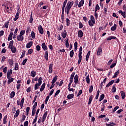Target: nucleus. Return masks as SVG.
<instances>
[{
  "instance_id": "1",
  "label": "nucleus",
  "mask_w": 126,
  "mask_h": 126,
  "mask_svg": "<svg viewBox=\"0 0 126 126\" xmlns=\"http://www.w3.org/2000/svg\"><path fill=\"white\" fill-rule=\"evenodd\" d=\"M73 3L74 2L73 1H69L67 2V0H65L63 2V6H62V12L63 14L64 13V9L65 12H66L67 15L69 14V11H70V9L72 7L73 5Z\"/></svg>"
},
{
  "instance_id": "2",
  "label": "nucleus",
  "mask_w": 126,
  "mask_h": 126,
  "mask_svg": "<svg viewBox=\"0 0 126 126\" xmlns=\"http://www.w3.org/2000/svg\"><path fill=\"white\" fill-rule=\"evenodd\" d=\"M13 40L10 41L8 48V49H10V50H11L13 54H15L16 53V48L14 46H13Z\"/></svg>"
},
{
  "instance_id": "3",
  "label": "nucleus",
  "mask_w": 126,
  "mask_h": 126,
  "mask_svg": "<svg viewBox=\"0 0 126 126\" xmlns=\"http://www.w3.org/2000/svg\"><path fill=\"white\" fill-rule=\"evenodd\" d=\"M42 77H40L38 78V83H36L34 85V90H37L39 88V86H41V84H42Z\"/></svg>"
},
{
  "instance_id": "4",
  "label": "nucleus",
  "mask_w": 126,
  "mask_h": 126,
  "mask_svg": "<svg viewBox=\"0 0 126 126\" xmlns=\"http://www.w3.org/2000/svg\"><path fill=\"white\" fill-rule=\"evenodd\" d=\"M82 46H81L79 48V53L78 54V58H79V60L78 62V64H79L80 63H81V61L82 60Z\"/></svg>"
},
{
  "instance_id": "5",
  "label": "nucleus",
  "mask_w": 126,
  "mask_h": 126,
  "mask_svg": "<svg viewBox=\"0 0 126 126\" xmlns=\"http://www.w3.org/2000/svg\"><path fill=\"white\" fill-rule=\"evenodd\" d=\"M12 74V69H10L7 72V78L9 79L11 77V75Z\"/></svg>"
},
{
  "instance_id": "6",
  "label": "nucleus",
  "mask_w": 126,
  "mask_h": 126,
  "mask_svg": "<svg viewBox=\"0 0 126 126\" xmlns=\"http://www.w3.org/2000/svg\"><path fill=\"white\" fill-rule=\"evenodd\" d=\"M47 116H48V111H46L44 114H43L42 118V120L41 122L42 123H44L45 120H46V118H47Z\"/></svg>"
},
{
  "instance_id": "7",
  "label": "nucleus",
  "mask_w": 126,
  "mask_h": 126,
  "mask_svg": "<svg viewBox=\"0 0 126 126\" xmlns=\"http://www.w3.org/2000/svg\"><path fill=\"white\" fill-rule=\"evenodd\" d=\"M38 29L40 34L43 35V34H44V30L43 29V27H42V26L39 25L38 27Z\"/></svg>"
},
{
  "instance_id": "8",
  "label": "nucleus",
  "mask_w": 126,
  "mask_h": 126,
  "mask_svg": "<svg viewBox=\"0 0 126 126\" xmlns=\"http://www.w3.org/2000/svg\"><path fill=\"white\" fill-rule=\"evenodd\" d=\"M78 36L79 38H82L83 37V32L81 30H79L78 32Z\"/></svg>"
},
{
  "instance_id": "9",
  "label": "nucleus",
  "mask_w": 126,
  "mask_h": 126,
  "mask_svg": "<svg viewBox=\"0 0 126 126\" xmlns=\"http://www.w3.org/2000/svg\"><path fill=\"white\" fill-rule=\"evenodd\" d=\"M102 47H98V50H97V52L96 53L97 56H100L101 54H102Z\"/></svg>"
},
{
  "instance_id": "10",
  "label": "nucleus",
  "mask_w": 126,
  "mask_h": 126,
  "mask_svg": "<svg viewBox=\"0 0 126 126\" xmlns=\"http://www.w3.org/2000/svg\"><path fill=\"white\" fill-rule=\"evenodd\" d=\"M48 72L49 73H52L53 72V63L49 64Z\"/></svg>"
},
{
  "instance_id": "11",
  "label": "nucleus",
  "mask_w": 126,
  "mask_h": 126,
  "mask_svg": "<svg viewBox=\"0 0 126 126\" xmlns=\"http://www.w3.org/2000/svg\"><path fill=\"white\" fill-rule=\"evenodd\" d=\"M17 40L18 41H23V40H24V37L23 36L20 35L19 34L17 36Z\"/></svg>"
},
{
  "instance_id": "12",
  "label": "nucleus",
  "mask_w": 126,
  "mask_h": 126,
  "mask_svg": "<svg viewBox=\"0 0 126 126\" xmlns=\"http://www.w3.org/2000/svg\"><path fill=\"white\" fill-rule=\"evenodd\" d=\"M75 74V72H73L70 76V80H69V82H71L72 83V82H73V78L74 77V75Z\"/></svg>"
},
{
  "instance_id": "13",
  "label": "nucleus",
  "mask_w": 126,
  "mask_h": 126,
  "mask_svg": "<svg viewBox=\"0 0 126 126\" xmlns=\"http://www.w3.org/2000/svg\"><path fill=\"white\" fill-rule=\"evenodd\" d=\"M66 35H67V32H66V31L64 30V31L62 33V36L63 39H64V38H66Z\"/></svg>"
},
{
  "instance_id": "14",
  "label": "nucleus",
  "mask_w": 126,
  "mask_h": 126,
  "mask_svg": "<svg viewBox=\"0 0 126 126\" xmlns=\"http://www.w3.org/2000/svg\"><path fill=\"white\" fill-rule=\"evenodd\" d=\"M32 45H33V42L31 41L27 44L26 48L27 49H29V48H31V47H32Z\"/></svg>"
},
{
  "instance_id": "15",
  "label": "nucleus",
  "mask_w": 126,
  "mask_h": 126,
  "mask_svg": "<svg viewBox=\"0 0 126 126\" xmlns=\"http://www.w3.org/2000/svg\"><path fill=\"white\" fill-rule=\"evenodd\" d=\"M44 58L46 61H49V54H48V51L45 52Z\"/></svg>"
},
{
  "instance_id": "16",
  "label": "nucleus",
  "mask_w": 126,
  "mask_h": 126,
  "mask_svg": "<svg viewBox=\"0 0 126 126\" xmlns=\"http://www.w3.org/2000/svg\"><path fill=\"white\" fill-rule=\"evenodd\" d=\"M84 4V0H81L78 4V7H81V6H83Z\"/></svg>"
},
{
  "instance_id": "17",
  "label": "nucleus",
  "mask_w": 126,
  "mask_h": 126,
  "mask_svg": "<svg viewBox=\"0 0 126 126\" xmlns=\"http://www.w3.org/2000/svg\"><path fill=\"white\" fill-rule=\"evenodd\" d=\"M74 83H75L76 84H77V83H78V75H75L74 77Z\"/></svg>"
},
{
  "instance_id": "18",
  "label": "nucleus",
  "mask_w": 126,
  "mask_h": 126,
  "mask_svg": "<svg viewBox=\"0 0 126 126\" xmlns=\"http://www.w3.org/2000/svg\"><path fill=\"white\" fill-rule=\"evenodd\" d=\"M18 18H19V11H18L16 13L15 18L14 19V21H16Z\"/></svg>"
},
{
  "instance_id": "19",
  "label": "nucleus",
  "mask_w": 126,
  "mask_h": 126,
  "mask_svg": "<svg viewBox=\"0 0 126 126\" xmlns=\"http://www.w3.org/2000/svg\"><path fill=\"white\" fill-rule=\"evenodd\" d=\"M119 13H121V15H122V16H123L124 18H126V11L123 12L122 10H119Z\"/></svg>"
},
{
  "instance_id": "20",
  "label": "nucleus",
  "mask_w": 126,
  "mask_h": 126,
  "mask_svg": "<svg viewBox=\"0 0 126 126\" xmlns=\"http://www.w3.org/2000/svg\"><path fill=\"white\" fill-rule=\"evenodd\" d=\"M58 80V76L56 75L51 81V83L55 84V83Z\"/></svg>"
},
{
  "instance_id": "21",
  "label": "nucleus",
  "mask_w": 126,
  "mask_h": 126,
  "mask_svg": "<svg viewBox=\"0 0 126 126\" xmlns=\"http://www.w3.org/2000/svg\"><path fill=\"white\" fill-rule=\"evenodd\" d=\"M41 47L43 49V50H44V51H47V46H46V43H45V42L42 43V45H41Z\"/></svg>"
},
{
  "instance_id": "22",
  "label": "nucleus",
  "mask_w": 126,
  "mask_h": 126,
  "mask_svg": "<svg viewBox=\"0 0 126 126\" xmlns=\"http://www.w3.org/2000/svg\"><path fill=\"white\" fill-rule=\"evenodd\" d=\"M45 87H46V83H43L40 89V91L42 92V91H44V89H45Z\"/></svg>"
},
{
  "instance_id": "23",
  "label": "nucleus",
  "mask_w": 126,
  "mask_h": 126,
  "mask_svg": "<svg viewBox=\"0 0 126 126\" xmlns=\"http://www.w3.org/2000/svg\"><path fill=\"white\" fill-rule=\"evenodd\" d=\"M114 39H117V37H116L115 36H109L107 38H106V40H107V41H111V40Z\"/></svg>"
},
{
  "instance_id": "24",
  "label": "nucleus",
  "mask_w": 126,
  "mask_h": 126,
  "mask_svg": "<svg viewBox=\"0 0 126 126\" xmlns=\"http://www.w3.org/2000/svg\"><path fill=\"white\" fill-rule=\"evenodd\" d=\"M20 113V111H19V109L17 110L16 113L14 116V118H17L19 115Z\"/></svg>"
},
{
  "instance_id": "25",
  "label": "nucleus",
  "mask_w": 126,
  "mask_h": 126,
  "mask_svg": "<svg viewBox=\"0 0 126 126\" xmlns=\"http://www.w3.org/2000/svg\"><path fill=\"white\" fill-rule=\"evenodd\" d=\"M114 82V80H111L110 82H109V83L107 84V85L106 86V87H109V86H111V85H112V84H113Z\"/></svg>"
},
{
  "instance_id": "26",
  "label": "nucleus",
  "mask_w": 126,
  "mask_h": 126,
  "mask_svg": "<svg viewBox=\"0 0 126 126\" xmlns=\"http://www.w3.org/2000/svg\"><path fill=\"white\" fill-rule=\"evenodd\" d=\"M90 53H91V51H89L86 57V61H87V62H88V60L89 59V57L90 56Z\"/></svg>"
},
{
  "instance_id": "27",
  "label": "nucleus",
  "mask_w": 126,
  "mask_h": 126,
  "mask_svg": "<svg viewBox=\"0 0 126 126\" xmlns=\"http://www.w3.org/2000/svg\"><path fill=\"white\" fill-rule=\"evenodd\" d=\"M73 97H74V95L73 94H69L67 96V99L70 100V99H73Z\"/></svg>"
},
{
  "instance_id": "28",
  "label": "nucleus",
  "mask_w": 126,
  "mask_h": 126,
  "mask_svg": "<svg viewBox=\"0 0 126 126\" xmlns=\"http://www.w3.org/2000/svg\"><path fill=\"white\" fill-rule=\"evenodd\" d=\"M117 29V24H115L111 28V31H115Z\"/></svg>"
},
{
  "instance_id": "29",
  "label": "nucleus",
  "mask_w": 126,
  "mask_h": 126,
  "mask_svg": "<svg viewBox=\"0 0 126 126\" xmlns=\"http://www.w3.org/2000/svg\"><path fill=\"white\" fill-rule=\"evenodd\" d=\"M121 94L122 99H125V98H126V94L125 93V92L123 91H121Z\"/></svg>"
},
{
  "instance_id": "30",
  "label": "nucleus",
  "mask_w": 126,
  "mask_h": 126,
  "mask_svg": "<svg viewBox=\"0 0 126 126\" xmlns=\"http://www.w3.org/2000/svg\"><path fill=\"white\" fill-rule=\"evenodd\" d=\"M94 24H95V22H92V21H89V25L91 26V27H92L94 26Z\"/></svg>"
},
{
  "instance_id": "31",
  "label": "nucleus",
  "mask_w": 126,
  "mask_h": 126,
  "mask_svg": "<svg viewBox=\"0 0 126 126\" xmlns=\"http://www.w3.org/2000/svg\"><path fill=\"white\" fill-rule=\"evenodd\" d=\"M119 73H120V71L118 70L117 72H116L114 73L113 78H116V77H117L118 75H119Z\"/></svg>"
},
{
  "instance_id": "32",
  "label": "nucleus",
  "mask_w": 126,
  "mask_h": 126,
  "mask_svg": "<svg viewBox=\"0 0 126 126\" xmlns=\"http://www.w3.org/2000/svg\"><path fill=\"white\" fill-rule=\"evenodd\" d=\"M31 75L32 77H35L36 76V72L34 71V70L32 71Z\"/></svg>"
},
{
  "instance_id": "33",
  "label": "nucleus",
  "mask_w": 126,
  "mask_h": 126,
  "mask_svg": "<svg viewBox=\"0 0 126 126\" xmlns=\"http://www.w3.org/2000/svg\"><path fill=\"white\" fill-rule=\"evenodd\" d=\"M93 99V95H91L90 96L89 99V102H88V104L90 105L91 104V102H92V99Z\"/></svg>"
},
{
  "instance_id": "34",
  "label": "nucleus",
  "mask_w": 126,
  "mask_h": 126,
  "mask_svg": "<svg viewBox=\"0 0 126 126\" xmlns=\"http://www.w3.org/2000/svg\"><path fill=\"white\" fill-rule=\"evenodd\" d=\"M104 98H105V94H102L101 95H100L99 101L101 102V101H102V100H103Z\"/></svg>"
},
{
  "instance_id": "35",
  "label": "nucleus",
  "mask_w": 126,
  "mask_h": 126,
  "mask_svg": "<svg viewBox=\"0 0 126 126\" xmlns=\"http://www.w3.org/2000/svg\"><path fill=\"white\" fill-rule=\"evenodd\" d=\"M13 80H14V79H13V78H10L8 79V81H7V84H10V83H11V82H13Z\"/></svg>"
},
{
  "instance_id": "36",
  "label": "nucleus",
  "mask_w": 126,
  "mask_h": 126,
  "mask_svg": "<svg viewBox=\"0 0 126 126\" xmlns=\"http://www.w3.org/2000/svg\"><path fill=\"white\" fill-rule=\"evenodd\" d=\"M8 63H9L10 65L11 66L13 65V60H12V59H9L8 60Z\"/></svg>"
},
{
  "instance_id": "37",
  "label": "nucleus",
  "mask_w": 126,
  "mask_h": 126,
  "mask_svg": "<svg viewBox=\"0 0 126 126\" xmlns=\"http://www.w3.org/2000/svg\"><path fill=\"white\" fill-rule=\"evenodd\" d=\"M99 94H100V91L98 90L96 92V95L95 96V100H98V98H99Z\"/></svg>"
},
{
  "instance_id": "38",
  "label": "nucleus",
  "mask_w": 126,
  "mask_h": 126,
  "mask_svg": "<svg viewBox=\"0 0 126 126\" xmlns=\"http://www.w3.org/2000/svg\"><path fill=\"white\" fill-rule=\"evenodd\" d=\"M36 113V108H33L32 111V116L34 117L35 116V114Z\"/></svg>"
},
{
  "instance_id": "39",
  "label": "nucleus",
  "mask_w": 126,
  "mask_h": 126,
  "mask_svg": "<svg viewBox=\"0 0 126 126\" xmlns=\"http://www.w3.org/2000/svg\"><path fill=\"white\" fill-rule=\"evenodd\" d=\"M70 58H73V55H74V52L73 51V50H71L70 52Z\"/></svg>"
},
{
  "instance_id": "40",
  "label": "nucleus",
  "mask_w": 126,
  "mask_h": 126,
  "mask_svg": "<svg viewBox=\"0 0 126 126\" xmlns=\"http://www.w3.org/2000/svg\"><path fill=\"white\" fill-rule=\"evenodd\" d=\"M14 96H15V92H12L10 94V98H13Z\"/></svg>"
},
{
  "instance_id": "41",
  "label": "nucleus",
  "mask_w": 126,
  "mask_h": 126,
  "mask_svg": "<svg viewBox=\"0 0 126 126\" xmlns=\"http://www.w3.org/2000/svg\"><path fill=\"white\" fill-rule=\"evenodd\" d=\"M116 91H117V88H116V85H113V86L112 87V92L113 93H115V92H116Z\"/></svg>"
},
{
  "instance_id": "42",
  "label": "nucleus",
  "mask_w": 126,
  "mask_h": 126,
  "mask_svg": "<svg viewBox=\"0 0 126 126\" xmlns=\"http://www.w3.org/2000/svg\"><path fill=\"white\" fill-rule=\"evenodd\" d=\"M66 26H69V25L70 24V20H69V19H68V18H66Z\"/></svg>"
},
{
  "instance_id": "43",
  "label": "nucleus",
  "mask_w": 126,
  "mask_h": 126,
  "mask_svg": "<svg viewBox=\"0 0 126 126\" xmlns=\"http://www.w3.org/2000/svg\"><path fill=\"white\" fill-rule=\"evenodd\" d=\"M14 69H15V70H18L19 68H18V63H15Z\"/></svg>"
},
{
  "instance_id": "44",
  "label": "nucleus",
  "mask_w": 126,
  "mask_h": 126,
  "mask_svg": "<svg viewBox=\"0 0 126 126\" xmlns=\"http://www.w3.org/2000/svg\"><path fill=\"white\" fill-rule=\"evenodd\" d=\"M86 82L88 84H89V83H90V79L89 78V75H88L86 77Z\"/></svg>"
},
{
  "instance_id": "45",
  "label": "nucleus",
  "mask_w": 126,
  "mask_h": 126,
  "mask_svg": "<svg viewBox=\"0 0 126 126\" xmlns=\"http://www.w3.org/2000/svg\"><path fill=\"white\" fill-rule=\"evenodd\" d=\"M90 21H91L93 22H95V18H94L93 15H91V20H90Z\"/></svg>"
},
{
  "instance_id": "46",
  "label": "nucleus",
  "mask_w": 126,
  "mask_h": 126,
  "mask_svg": "<svg viewBox=\"0 0 126 126\" xmlns=\"http://www.w3.org/2000/svg\"><path fill=\"white\" fill-rule=\"evenodd\" d=\"M27 61H28V59H25L24 60H23L22 64L23 65H25V63H27Z\"/></svg>"
},
{
  "instance_id": "47",
  "label": "nucleus",
  "mask_w": 126,
  "mask_h": 126,
  "mask_svg": "<svg viewBox=\"0 0 126 126\" xmlns=\"http://www.w3.org/2000/svg\"><path fill=\"white\" fill-rule=\"evenodd\" d=\"M6 119H7V116H5L3 120V123L4 124H6Z\"/></svg>"
},
{
  "instance_id": "48",
  "label": "nucleus",
  "mask_w": 126,
  "mask_h": 126,
  "mask_svg": "<svg viewBox=\"0 0 126 126\" xmlns=\"http://www.w3.org/2000/svg\"><path fill=\"white\" fill-rule=\"evenodd\" d=\"M101 112L105 111V105H104V104H102L101 105Z\"/></svg>"
},
{
  "instance_id": "49",
  "label": "nucleus",
  "mask_w": 126,
  "mask_h": 126,
  "mask_svg": "<svg viewBox=\"0 0 126 126\" xmlns=\"http://www.w3.org/2000/svg\"><path fill=\"white\" fill-rule=\"evenodd\" d=\"M100 9V7L99 6V4H97L95 6V11H97Z\"/></svg>"
},
{
  "instance_id": "50",
  "label": "nucleus",
  "mask_w": 126,
  "mask_h": 126,
  "mask_svg": "<svg viewBox=\"0 0 126 126\" xmlns=\"http://www.w3.org/2000/svg\"><path fill=\"white\" fill-rule=\"evenodd\" d=\"M63 29V25H61L58 28V30L61 31Z\"/></svg>"
},
{
  "instance_id": "51",
  "label": "nucleus",
  "mask_w": 126,
  "mask_h": 126,
  "mask_svg": "<svg viewBox=\"0 0 126 126\" xmlns=\"http://www.w3.org/2000/svg\"><path fill=\"white\" fill-rule=\"evenodd\" d=\"M31 36L32 39H35V32H32Z\"/></svg>"
},
{
  "instance_id": "52",
  "label": "nucleus",
  "mask_w": 126,
  "mask_h": 126,
  "mask_svg": "<svg viewBox=\"0 0 126 126\" xmlns=\"http://www.w3.org/2000/svg\"><path fill=\"white\" fill-rule=\"evenodd\" d=\"M93 91V86H91L89 89V93H92Z\"/></svg>"
},
{
  "instance_id": "53",
  "label": "nucleus",
  "mask_w": 126,
  "mask_h": 126,
  "mask_svg": "<svg viewBox=\"0 0 126 126\" xmlns=\"http://www.w3.org/2000/svg\"><path fill=\"white\" fill-rule=\"evenodd\" d=\"M65 46L66 48H68L69 47V43H68V39H67L65 42Z\"/></svg>"
},
{
  "instance_id": "54",
  "label": "nucleus",
  "mask_w": 126,
  "mask_h": 126,
  "mask_svg": "<svg viewBox=\"0 0 126 126\" xmlns=\"http://www.w3.org/2000/svg\"><path fill=\"white\" fill-rule=\"evenodd\" d=\"M60 92H61V91L60 90H58V91H57V92H56L54 95V97H56V96H57V95H59V94H60Z\"/></svg>"
},
{
  "instance_id": "55",
  "label": "nucleus",
  "mask_w": 126,
  "mask_h": 126,
  "mask_svg": "<svg viewBox=\"0 0 126 126\" xmlns=\"http://www.w3.org/2000/svg\"><path fill=\"white\" fill-rule=\"evenodd\" d=\"M6 59V58H5V56H3L1 58V62L2 63H4V61H5V60Z\"/></svg>"
},
{
  "instance_id": "56",
  "label": "nucleus",
  "mask_w": 126,
  "mask_h": 126,
  "mask_svg": "<svg viewBox=\"0 0 126 126\" xmlns=\"http://www.w3.org/2000/svg\"><path fill=\"white\" fill-rule=\"evenodd\" d=\"M25 34V31H21L20 32V35L23 36Z\"/></svg>"
},
{
  "instance_id": "57",
  "label": "nucleus",
  "mask_w": 126,
  "mask_h": 126,
  "mask_svg": "<svg viewBox=\"0 0 126 126\" xmlns=\"http://www.w3.org/2000/svg\"><path fill=\"white\" fill-rule=\"evenodd\" d=\"M3 72H4V73H6V72H7V67H5L3 68Z\"/></svg>"
},
{
  "instance_id": "58",
  "label": "nucleus",
  "mask_w": 126,
  "mask_h": 126,
  "mask_svg": "<svg viewBox=\"0 0 126 126\" xmlns=\"http://www.w3.org/2000/svg\"><path fill=\"white\" fill-rule=\"evenodd\" d=\"M119 108L120 107L119 106H116L112 111V113H115V112L117 111V109H119Z\"/></svg>"
},
{
  "instance_id": "59",
  "label": "nucleus",
  "mask_w": 126,
  "mask_h": 126,
  "mask_svg": "<svg viewBox=\"0 0 126 126\" xmlns=\"http://www.w3.org/2000/svg\"><path fill=\"white\" fill-rule=\"evenodd\" d=\"M116 64H117L116 63H113L110 65V68H113V67H115L116 66Z\"/></svg>"
},
{
  "instance_id": "60",
  "label": "nucleus",
  "mask_w": 126,
  "mask_h": 126,
  "mask_svg": "<svg viewBox=\"0 0 126 126\" xmlns=\"http://www.w3.org/2000/svg\"><path fill=\"white\" fill-rule=\"evenodd\" d=\"M9 23V22H7L5 23V25H4V26H5V28H8Z\"/></svg>"
},
{
  "instance_id": "61",
  "label": "nucleus",
  "mask_w": 126,
  "mask_h": 126,
  "mask_svg": "<svg viewBox=\"0 0 126 126\" xmlns=\"http://www.w3.org/2000/svg\"><path fill=\"white\" fill-rule=\"evenodd\" d=\"M83 27V24H82V23L81 22H79V28L81 29Z\"/></svg>"
},
{
  "instance_id": "62",
  "label": "nucleus",
  "mask_w": 126,
  "mask_h": 126,
  "mask_svg": "<svg viewBox=\"0 0 126 126\" xmlns=\"http://www.w3.org/2000/svg\"><path fill=\"white\" fill-rule=\"evenodd\" d=\"M81 94H82V91L81 90H80L79 91L78 94L77 95V97H78V96H80V95H81Z\"/></svg>"
},
{
  "instance_id": "63",
  "label": "nucleus",
  "mask_w": 126,
  "mask_h": 126,
  "mask_svg": "<svg viewBox=\"0 0 126 126\" xmlns=\"http://www.w3.org/2000/svg\"><path fill=\"white\" fill-rule=\"evenodd\" d=\"M94 16L95 17V19H97L98 18V13H97V11H94Z\"/></svg>"
},
{
  "instance_id": "64",
  "label": "nucleus",
  "mask_w": 126,
  "mask_h": 126,
  "mask_svg": "<svg viewBox=\"0 0 126 126\" xmlns=\"http://www.w3.org/2000/svg\"><path fill=\"white\" fill-rule=\"evenodd\" d=\"M36 51H40L41 50V47L39 46V45H37L36 46Z\"/></svg>"
}]
</instances>
